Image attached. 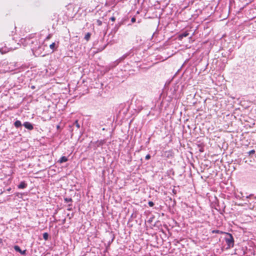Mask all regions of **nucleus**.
<instances>
[{
	"instance_id": "obj_1",
	"label": "nucleus",
	"mask_w": 256,
	"mask_h": 256,
	"mask_svg": "<svg viewBox=\"0 0 256 256\" xmlns=\"http://www.w3.org/2000/svg\"><path fill=\"white\" fill-rule=\"evenodd\" d=\"M226 242L228 246H234V240L231 234H228V237L226 238Z\"/></svg>"
},
{
	"instance_id": "obj_2",
	"label": "nucleus",
	"mask_w": 256,
	"mask_h": 256,
	"mask_svg": "<svg viewBox=\"0 0 256 256\" xmlns=\"http://www.w3.org/2000/svg\"><path fill=\"white\" fill-rule=\"evenodd\" d=\"M106 142V140H97L94 142L95 148H96L98 147L103 146Z\"/></svg>"
},
{
	"instance_id": "obj_3",
	"label": "nucleus",
	"mask_w": 256,
	"mask_h": 256,
	"mask_svg": "<svg viewBox=\"0 0 256 256\" xmlns=\"http://www.w3.org/2000/svg\"><path fill=\"white\" fill-rule=\"evenodd\" d=\"M23 126L28 130H32L34 128L33 125L28 122H24Z\"/></svg>"
},
{
	"instance_id": "obj_4",
	"label": "nucleus",
	"mask_w": 256,
	"mask_h": 256,
	"mask_svg": "<svg viewBox=\"0 0 256 256\" xmlns=\"http://www.w3.org/2000/svg\"><path fill=\"white\" fill-rule=\"evenodd\" d=\"M14 248L16 252H20V254H21L22 255H24L26 254V250H22L20 248V246H14Z\"/></svg>"
},
{
	"instance_id": "obj_5",
	"label": "nucleus",
	"mask_w": 256,
	"mask_h": 256,
	"mask_svg": "<svg viewBox=\"0 0 256 256\" xmlns=\"http://www.w3.org/2000/svg\"><path fill=\"white\" fill-rule=\"evenodd\" d=\"M10 50H12V48H8L6 46L0 48V52L2 54H6Z\"/></svg>"
},
{
	"instance_id": "obj_6",
	"label": "nucleus",
	"mask_w": 256,
	"mask_h": 256,
	"mask_svg": "<svg viewBox=\"0 0 256 256\" xmlns=\"http://www.w3.org/2000/svg\"><path fill=\"white\" fill-rule=\"evenodd\" d=\"M27 186V184L24 182H21L18 185V187L19 189H24Z\"/></svg>"
},
{
	"instance_id": "obj_7",
	"label": "nucleus",
	"mask_w": 256,
	"mask_h": 256,
	"mask_svg": "<svg viewBox=\"0 0 256 256\" xmlns=\"http://www.w3.org/2000/svg\"><path fill=\"white\" fill-rule=\"evenodd\" d=\"M68 160V158L65 156H62L60 159L58 160V162L60 163H62L64 162H66Z\"/></svg>"
},
{
	"instance_id": "obj_8",
	"label": "nucleus",
	"mask_w": 256,
	"mask_h": 256,
	"mask_svg": "<svg viewBox=\"0 0 256 256\" xmlns=\"http://www.w3.org/2000/svg\"><path fill=\"white\" fill-rule=\"evenodd\" d=\"M14 126L16 128H18L22 126V123L20 120H17L14 122Z\"/></svg>"
},
{
	"instance_id": "obj_9",
	"label": "nucleus",
	"mask_w": 256,
	"mask_h": 256,
	"mask_svg": "<svg viewBox=\"0 0 256 256\" xmlns=\"http://www.w3.org/2000/svg\"><path fill=\"white\" fill-rule=\"evenodd\" d=\"M189 35V33L188 32H184L182 34L180 35V38H182L184 37L188 36Z\"/></svg>"
},
{
	"instance_id": "obj_10",
	"label": "nucleus",
	"mask_w": 256,
	"mask_h": 256,
	"mask_svg": "<svg viewBox=\"0 0 256 256\" xmlns=\"http://www.w3.org/2000/svg\"><path fill=\"white\" fill-rule=\"evenodd\" d=\"M90 36H91L90 34V32H88L87 34H86V35L84 36V39L86 41H88L90 38Z\"/></svg>"
},
{
	"instance_id": "obj_11",
	"label": "nucleus",
	"mask_w": 256,
	"mask_h": 256,
	"mask_svg": "<svg viewBox=\"0 0 256 256\" xmlns=\"http://www.w3.org/2000/svg\"><path fill=\"white\" fill-rule=\"evenodd\" d=\"M50 48L52 50H54L56 48V44L55 42H52L50 46Z\"/></svg>"
},
{
	"instance_id": "obj_12",
	"label": "nucleus",
	"mask_w": 256,
	"mask_h": 256,
	"mask_svg": "<svg viewBox=\"0 0 256 256\" xmlns=\"http://www.w3.org/2000/svg\"><path fill=\"white\" fill-rule=\"evenodd\" d=\"M48 234L47 232H44V234H43V238L44 240H47L48 239Z\"/></svg>"
},
{
	"instance_id": "obj_13",
	"label": "nucleus",
	"mask_w": 256,
	"mask_h": 256,
	"mask_svg": "<svg viewBox=\"0 0 256 256\" xmlns=\"http://www.w3.org/2000/svg\"><path fill=\"white\" fill-rule=\"evenodd\" d=\"M74 125H75L78 128H80V124L78 122V120H76L74 123Z\"/></svg>"
},
{
	"instance_id": "obj_14",
	"label": "nucleus",
	"mask_w": 256,
	"mask_h": 256,
	"mask_svg": "<svg viewBox=\"0 0 256 256\" xmlns=\"http://www.w3.org/2000/svg\"><path fill=\"white\" fill-rule=\"evenodd\" d=\"M64 200L66 202H72V199L71 198H64Z\"/></svg>"
},
{
	"instance_id": "obj_15",
	"label": "nucleus",
	"mask_w": 256,
	"mask_h": 256,
	"mask_svg": "<svg viewBox=\"0 0 256 256\" xmlns=\"http://www.w3.org/2000/svg\"><path fill=\"white\" fill-rule=\"evenodd\" d=\"M97 24L99 26H101L102 24V22L99 20H96Z\"/></svg>"
},
{
	"instance_id": "obj_16",
	"label": "nucleus",
	"mask_w": 256,
	"mask_h": 256,
	"mask_svg": "<svg viewBox=\"0 0 256 256\" xmlns=\"http://www.w3.org/2000/svg\"><path fill=\"white\" fill-rule=\"evenodd\" d=\"M254 153H255V150H250V151L248 152V154H249V155L252 154H254Z\"/></svg>"
},
{
	"instance_id": "obj_17",
	"label": "nucleus",
	"mask_w": 256,
	"mask_h": 256,
	"mask_svg": "<svg viewBox=\"0 0 256 256\" xmlns=\"http://www.w3.org/2000/svg\"><path fill=\"white\" fill-rule=\"evenodd\" d=\"M148 205H149L150 206L152 207V206H154V202H148Z\"/></svg>"
},
{
	"instance_id": "obj_18",
	"label": "nucleus",
	"mask_w": 256,
	"mask_h": 256,
	"mask_svg": "<svg viewBox=\"0 0 256 256\" xmlns=\"http://www.w3.org/2000/svg\"><path fill=\"white\" fill-rule=\"evenodd\" d=\"M150 154H147L146 156V160H148L149 159H150Z\"/></svg>"
},
{
	"instance_id": "obj_19",
	"label": "nucleus",
	"mask_w": 256,
	"mask_h": 256,
	"mask_svg": "<svg viewBox=\"0 0 256 256\" xmlns=\"http://www.w3.org/2000/svg\"><path fill=\"white\" fill-rule=\"evenodd\" d=\"M212 232L213 234H214V233L218 234V233H220V230H214L212 231Z\"/></svg>"
},
{
	"instance_id": "obj_20",
	"label": "nucleus",
	"mask_w": 256,
	"mask_h": 256,
	"mask_svg": "<svg viewBox=\"0 0 256 256\" xmlns=\"http://www.w3.org/2000/svg\"><path fill=\"white\" fill-rule=\"evenodd\" d=\"M110 20H111L112 22H114L116 20V18L114 16H112L110 18Z\"/></svg>"
},
{
	"instance_id": "obj_21",
	"label": "nucleus",
	"mask_w": 256,
	"mask_h": 256,
	"mask_svg": "<svg viewBox=\"0 0 256 256\" xmlns=\"http://www.w3.org/2000/svg\"><path fill=\"white\" fill-rule=\"evenodd\" d=\"M136 18H134H134H132L131 19V22H136Z\"/></svg>"
},
{
	"instance_id": "obj_22",
	"label": "nucleus",
	"mask_w": 256,
	"mask_h": 256,
	"mask_svg": "<svg viewBox=\"0 0 256 256\" xmlns=\"http://www.w3.org/2000/svg\"><path fill=\"white\" fill-rule=\"evenodd\" d=\"M252 196H254V194H250L249 196H246V198H250V197H252Z\"/></svg>"
},
{
	"instance_id": "obj_23",
	"label": "nucleus",
	"mask_w": 256,
	"mask_h": 256,
	"mask_svg": "<svg viewBox=\"0 0 256 256\" xmlns=\"http://www.w3.org/2000/svg\"><path fill=\"white\" fill-rule=\"evenodd\" d=\"M68 210H72V208H68Z\"/></svg>"
},
{
	"instance_id": "obj_24",
	"label": "nucleus",
	"mask_w": 256,
	"mask_h": 256,
	"mask_svg": "<svg viewBox=\"0 0 256 256\" xmlns=\"http://www.w3.org/2000/svg\"><path fill=\"white\" fill-rule=\"evenodd\" d=\"M56 128H57L58 129V128H60V126L58 125V126H56Z\"/></svg>"
},
{
	"instance_id": "obj_25",
	"label": "nucleus",
	"mask_w": 256,
	"mask_h": 256,
	"mask_svg": "<svg viewBox=\"0 0 256 256\" xmlns=\"http://www.w3.org/2000/svg\"><path fill=\"white\" fill-rule=\"evenodd\" d=\"M2 193H3V192H2V191H1V192H0V194H2Z\"/></svg>"
},
{
	"instance_id": "obj_26",
	"label": "nucleus",
	"mask_w": 256,
	"mask_h": 256,
	"mask_svg": "<svg viewBox=\"0 0 256 256\" xmlns=\"http://www.w3.org/2000/svg\"><path fill=\"white\" fill-rule=\"evenodd\" d=\"M200 152H203V150H200Z\"/></svg>"
},
{
	"instance_id": "obj_27",
	"label": "nucleus",
	"mask_w": 256,
	"mask_h": 256,
	"mask_svg": "<svg viewBox=\"0 0 256 256\" xmlns=\"http://www.w3.org/2000/svg\"><path fill=\"white\" fill-rule=\"evenodd\" d=\"M72 206V204H68V206Z\"/></svg>"
},
{
	"instance_id": "obj_28",
	"label": "nucleus",
	"mask_w": 256,
	"mask_h": 256,
	"mask_svg": "<svg viewBox=\"0 0 256 256\" xmlns=\"http://www.w3.org/2000/svg\"><path fill=\"white\" fill-rule=\"evenodd\" d=\"M0 240H1V239H0Z\"/></svg>"
}]
</instances>
